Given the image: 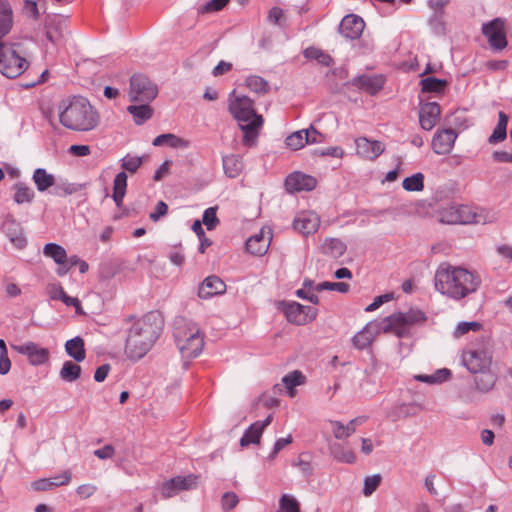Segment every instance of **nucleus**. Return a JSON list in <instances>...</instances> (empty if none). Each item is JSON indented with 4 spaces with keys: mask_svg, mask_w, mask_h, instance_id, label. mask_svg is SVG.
Instances as JSON below:
<instances>
[{
    "mask_svg": "<svg viewBox=\"0 0 512 512\" xmlns=\"http://www.w3.org/2000/svg\"><path fill=\"white\" fill-rule=\"evenodd\" d=\"M124 321L131 323L127 329L125 354L128 359L138 361L152 349L160 337L164 327V318L159 311L153 310L140 318L129 315Z\"/></svg>",
    "mask_w": 512,
    "mask_h": 512,
    "instance_id": "nucleus-1",
    "label": "nucleus"
},
{
    "mask_svg": "<svg viewBox=\"0 0 512 512\" xmlns=\"http://www.w3.org/2000/svg\"><path fill=\"white\" fill-rule=\"evenodd\" d=\"M481 278L462 267L441 265L435 274V288L443 295L460 300L477 291Z\"/></svg>",
    "mask_w": 512,
    "mask_h": 512,
    "instance_id": "nucleus-2",
    "label": "nucleus"
},
{
    "mask_svg": "<svg viewBox=\"0 0 512 512\" xmlns=\"http://www.w3.org/2000/svg\"><path fill=\"white\" fill-rule=\"evenodd\" d=\"M228 110L243 132L242 144L247 147L255 146L264 119L256 112L254 101L248 96L237 95L233 90L228 97Z\"/></svg>",
    "mask_w": 512,
    "mask_h": 512,
    "instance_id": "nucleus-3",
    "label": "nucleus"
},
{
    "mask_svg": "<svg viewBox=\"0 0 512 512\" xmlns=\"http://www.w3.org/2000/svg\"><path fill=\"white\" fill-rule=\"evenodd\" d=\"M59 122L67 129L86 132L97 127L100 116L88 99L74 96L58 105Z\"/></svg>",
    "mask_w": 512,
    "mask_h": 512,
    "instance_id": "nucleus-4",
    "label": "nucleus"
},
{
    "mask_svg": "<svg viewBox=\"0 0 512 512\" xmlns=\"http://www.w3.org/2000/svg\"><path fill=\"white\" fill-rule=\"evenodd\" d=\"M173 336L183 357L195 358L202 352L204 336L195 323L188 321L184 317L176 318Z\"/></svg>",
    "mask_w": 512,
    "mask_h": 512,
    "instance_id": "nucleus-5",
    "label": "nucleus"
},
{
    "mask_svg": "<svg viewBox=\"0 0 512 512\" xmlns=\"http://www.w3.org/2000/svg\"><path fill=\"white\" fill-rule=\"evenodd\" d=\"M447 224H486L495 220L494 213L468 205H450L440 213Z\"/></svg>",
    "mask_w": 512,
    "mask_h": 512,
    "instance_id": "nucleus-6",
    "label": "nucleus"
},
{
    "mask_svg": "<svg viewBox=\"0 0 512 512\" xmlns=\"http://www.w3.org/2000/svg\"><path fill=\"white\" fill-rule=\"evenodd\" d=\"M426 315L421 310L411 309L406 313L398 312L382 319L384 333H393L399 338L409 335V329L416 324H423Z\"/></svg>",
    "mask_w": 512,
    "mask_h": 512,
    "instance_id": "nucleus-7",
    "label": "nucleus"
},
{
    "mask_svg": "<svg viewBox=\"0 0 512 512\" xmlns=\"http://www.w3.org/2000/svg\"><path fill=\"white\" fill-rule=\"evenodd\" d=\"M29 62L21 57L13 48L1 41L0 73L10 79L17 78L28 68Z\"/></svg>",
    "mask_w": 512,
    "mask_h": 512,
    "instance_id": "nucleus-8",
    "label": "nucleus"
},
{
    "mask_svg": "<svg viewBox=\"0 0 512 512\" xmlns=\"http://www.w3.org/2000/svg\"><path fill=\"white\" fill-rule=\"evenodd\" d=\"M158 95V88L144 74H134L130 78L129 97L131 102H150Z\"/></svg>",
    "mask_w": 512,
    "mask_h": 512,
    "instance_id": "nucleus-9",
    "label": "nucleus"
},
{
    "mask_svg": "<svg viewBox=\"0 0 512 512\" xmlns=\"http://www.w3.org/2000/svg\"><path fill=\"white\" fill-rule=\"evenodd\" d=\"M482 33L487 38L490 47L493 50H503L508 42L506 37V20L495 18L482 25Z\"/></svg>",
    "mask_w": 512,
    "mask_h": 512,
    "instance_id": "nucleus-10",
    "label": "nucleus"
},
{
    "mask_svg": "<svg viewBox=\"0 0 512 512\" xmlns=\"http://www.w3.org/2000/svg\"><path fill=\"white\" fill-rule=\"evenodd\" d=\"M492 355L486 349L468 348L462 354V363L471 373H478L491 366Z\"/></svg>",
    "mask_w": 512,
    "mask_h": 512,
    "instance_id": "nucleus-11",
    "label": "nucleus"
},
{
    "mask_svg": "<svg viewBox=\"0 0 512 512\" xmlns=\"http://www.w3.org/2000/svg\"><path fill=\"white\" fill-rule=\"evenodd\" d=\"M321 224L320 216L311 210L298 212L293 219L292 228L295 232L308 237L315 234Z\"/></svg>",
    "mask_w": 512,
    "mask_h": 512,
    "instance_id": "nucleus-12",
    "label": "nucleus"
},
{
    "mask_svg": "<svg viewBox=\"0 0 512 512\" xmlns=\"http://www.w3.org/2000/svg\"><path fill=\"white\" fill-rule=\"evenodd\" d=\"M198 476H176L162 483L160 492L163 498H171L180 491L191 490L197 487Z\"/></svg>",
    "mask_w": 512,
    "mask_h": 512,
    "instance_id": "nucleus-13",
    "label": "nucleus"
},
{
    "mask_svg": "<svg viewBox=\"0 0 512 512\" xmlns=\"http://www.w3.org/2000/svg\"><path fill=\"white\" fill-rule=\"evenodd\" d=\"M11 348L19 354L25 355L28 362L33 366L43 365L49 360V350L40 347L37 343L32 341L21 345H11Z\"/></svg>",
    "mask_w": 512,
    "mask_h": 512,
    "instance_id": "nucleus-14",
    "label": "nucleus"
},
{
    "mask_svg": "<svg viewBox=\"0 0 512 512\" xmlns=\"http://www.w3.org/2000/svg\"><path fill=\"white\" fill-rule=\"evenodd\" d=\"M2 230L15 248L21 250L27 246V238L24 235L23 228L20 222L12 216H7L4 219Z\"/></svg>",
    "mask_w": 512,
    "mask_h": 512,
    "instance_id": "nucleus-15",
    "label": "nucleus"
},
{
    "mask_svg": "<svg viewBox=\"0 0 512 512\" xmlns=\"http://www.w3.org/2000/svg\"><path fill=\"white\" fill-rule=\"evenodd\" d=\"M457 136L456 131L452 128L437 131L431 143L433 151L438 155L449 154L454 147Z\"/></svg>",
    "mask_w": 512,
    "mask_h": 512,
    "instance_id": "nucleus-16",
    "label": "nucleus"
},
{
    "mask_svg": "<svg viewBox=\"0 0 512 512\" xmlns=\"http://www.w3.org/2000/svg\"><path fill=\"white\" fill-rule=\"evenodd\" d=\"M365 28L364 20L355 14L346 15L339 25V32L347 39L359 38Z\"/></svg>",
    "mask_w": 512,
    "mask_h": 512,
    "instance_id": "nucleus-17",
    "label": "nucleus"
},
{
    "mask_svg": "<svg viewBox=\"0 0 512 512\" xmlns=\"http://www.w3.org/2000/svg\"><path fill=\"white\" fill-rule=\"evenodd\" d=\"M317 315L318 310L316 308L290 301V323L306 325L313 322Z\"/></svg>",
    "mask_w": 512,
    "mask_h": 512,
    "instance_id": "nucleus-18",
    "label": "nucleus"
},
{
    "mask_svg": "<svg viewBox=\"0 0 512 512\" xmlns=\"http://www.w3.org/2000/svg\"><path fill=\"white\" fill-rule=\"evenodd\" d=\"M441 114L438 103L428 102L423 104L419 110V123L422 129L426 131L432 130Z\"/></svg>",
    "mask_w": 512,
    "mask_h": 512,
    "instance_id": "nucleus-19",
    "label": "nucleus"
},
{
    "mask_svg": "<svg viewBox=\"0 0 512 512\" xmlns=\"http://www.w3.org/2000/svg\"><path fill=\"white\" fill-rule=\"evenodd\" d=\"M225 291L226 284L224 281L216 275H210L200 284L198 296L201 299H209L213 296L223 294Z\"/></svg>",
    "mask_w": 512,
    "mask_h": 512,
    "instance_id": "nucleus-20",
    "label": "nucleus"
},
{
    "mask_svg": "<svg viewBox=\"0 0 512 512\" xmlns=\"http://www.w3.org/2000/svg\"><path fill=\"white\" fill-rule=\"evenodd\" d=\"M355 145L357 154L369 160H375L385 150L384 145L380 141H370L366 137L357 138Z\"/></svg>",
    "mask_w": 512,
    "mask_h": 512,
    "instance_id": "nucleus-21",
    "label": "nucleus"
},
{
    "mask_svg": "<svg viewBox=\"0 0 512 512\" xmlns=\"http://www.w3.org/2000/svg\"><path fill=\"white\" fill-rule=\"evenodd\" d=\"M381 330L383 331L382 322L381 323H376V322L368 323L361 331H359L353 337L352 341H353L354 346L357 349L367 348L372 343L375 336Z\"/></svg>",
    "mask_w": 512,
    "mask_h": 512,
    "instance_id": "nucleus-22",
    "label": "nucleus"
},
{
    "mask_svg": "<svg viewBox=\"0 0 512 512\" xmlns=\"http://www.w3.org/2000/svg\"><path fill=\"white\" fill-rule=\"evenodd\" d=\"M270 241V232H268V236H266L264 230L261 229L259 233L247 239L245 244L246 251L254 256H262L267 252Z\"/></svg>",
    "mask_w": 512,
    "mask_h": 512,
    "instance_id": "nucleus-23",
    "label": "nucleus"
},
{
    "mask_svg": "<svg viewBox=\"0 0 512 512\" xmlns=\"http://www.w3.org/2000/svg\"><path fill=\"white\" fill-rule=\"evenodd\" d=\"M272 416L269 415L263 422H255L251 424L243 433L240 439V445L247 447L250 444H256L259 442L264 428L270 424Z\"/></svg>",
    "mask_w": 512,
    "mask_h": 512,
    "instance_id": "nucleus-24",
    "label": "nucleus"
},
{
    "mask_svg": "<svg viewBox=\"0 0 512 512\" xmlns=\"http://www.w3.org/2000/svg\"><path fill=\"white\" fill-rule=\"evenodd\" d=\"M352 84L370 95H375L383 88L384 79L381 76L361 75L355 77Z\"/></svg>",
    "mask_w": 512,
    "mask_h": 512,
    "instance_id": "nucleus-25",
    "label": "nucleus"
},
{
    "mask_svg": "<svg viewBox=\"0 0 512 512\" xmlns=\"http://www.w3.org/2000/svg\"><path fill=\"white\" fill-rule=\"evenodd\" d=\"M317 185L315 177L295 171L290 173V192L312 191Z\"/></svg>",
    "mask_w": 512,
    "mask_h": 512,
    "instance_id": "nucleus-26",
    "label": "nucleus"
},
{
    "mask_svg": "<svg viewBox=\"0 0 512 512\" xmlns=\"http://www.w3.org/2000/svg\"><path fill=\"white\" fill-rule=\"evenodd\" d=\"M319 249L323 255L338 259L345 254L347 246L339 238L328 237L323 240Z\"/></svg>",
    "mask_w": 512,
    "mask_h": 512,
    "instance_id": "nucleus-27",
    "label": "nucleus"
},
{
    "mask_svg": "<svg viewBox=\"0 0 512 512\" xmlns=\"http://www.w3.org/2000/svg\"><path fill=\"white\" fill-rule=\"evenodd\" d=\"M13 10L8 0H0V41L13 27Z\"/></svg>",
    "mask_w": 512,
    "mask_h": 512,
    "instance_id": "nucleus-28",
    "label": "nucleus"
},
{
    "mask_svg": "<svg viewBox=\"0 0 512 512\" xmlns=\"http://www.w3.org/2000/svg\"><path fill=\"white\" fill-rule=\"evenodd\" d=\"M32 181L34 182L37 190L41 193L56 185L55 176L48 173L44 168H36L34 170Z\"/></svg>",
    "mask_w": 512,
    "mask_h": 512,
    "instance_id": "nucleus-29",
    "label": "nucleus"
},
{
    "mask_svg": "<svg viewBox=\"0 0 512 512\" xmlns=\"http://www.w3.org/2000/svg\"><path fill=\"white\" fill-rule=\"evenodd\" d=\"M152 144L154 146L167 145L171 148L186 149L190 146V141L172 133H165L155 137Z\"/></svg>",
    "mask_w": 512,
    "mask_h": 512,
    "instance_id": "nucleus-30",
    "label": "nucleus"
},
{
    "mask_svg": "<svg viewBox=\"0 0 512 512\" xmlns=\"http://www.w3.org/2000/svg\"><path fill=\"white\" fill-rule=\"evenodd\" d=\"M222 164L224 173L229 178H236L240 175L243 169V162L240 156L230 154L223 156Z\"/></svg>",
    "mask_w": 512,
    "mask_h": 512,
    "instance_id": "nucleus-31",
    "label": "nucleus"
},
{
    "mask_svg": "<svg viewBox=\"0 0 512 512\" xmlns=\"http://www.w3.org/2000/svg\"><path fill=\"white\" fill-rule=\"evenodd\" d=\"M127 189V174L124 171L119 172L113 181V194L112 199L116 206L120 208L123 204V199Z\"/></svg>",
    "mask_w": 512,
    "mask_h": 512,
    "instance_id": "nucleus-32",
    "label": "nucleus"
},
{
    "mask_svg": "<svg viewBox=\"0 0 512 512\" xmlns=\"http://www.w3.org/2000/svg\"><path fill=\"white\" fill-rule=\"evenodd\" d=\"M84 340L76 336L65 343L66 353L76 362H82L86 357Z\"/></svg>",
    "mask_w": 512,
    "mask_h": 512,
    "instance_id": "nucleus-33",
    "label": "nucleus"
},
{
    "mask_svg": "<svg viewBox=\"0 0 512 512\" xmlns=\"http://www.w3.org/2000/svg\"><path fill=\"white\" fill-rule=\"evenodd\" d=\"M477 374L478 376L474 378L476 389L483 393L489 392L494 387L497 376L490 368L479 371Z\"/></svg>",
    "mask_w": 512,
    "mask_h": 512,
    "instance_id": "nucleus-34",
    "label": "nucleus"
},
{
    "mask_svg": "<svg viewBox=\"0 0 512 512\" xmlns=\"http://www.w3.org/2000/svg\"><path fill=\"white\" fill-rule=\"evenodd\" d=\"M13 200L18 205L32 203L35 198L34 190L24 182H17L13 185Z\"/></svg>",
    "mask_w": 512,
    "mask_h": 512,
    "instance_id": "nucleus-35",
    "label": "nucleus"
},
{
    "mask_svg": "<svg viewBox=\"0 0 512 512\" xmlns=\"http://www.w3.org/2000/svg\"><path fill=\"white\" fill-rule=\"evenodd\" d=\"M129 114L133 116L137 125H142L153 116V109L148 104L130 105L127 107Z\"/></svg>",
    "mask_w": 512,
    "mask_h": 512,
    "instance_id": "nucleus-36",
    "label": "nucleus"
},
{
    "mask_svg": "<svg viewBox=\"0 0 512 512\" xmlns=\"http://www.w3.org/2000/svg\"><path fill=\"white\" fill-rule=\"evenodd\" d=\"M498 116H499L498 123H497L496 127L494 128L492 134L488 138V142L490 144H496V143L502 142L503 140L506 139V136H507L508 117L503 111H500Z\"/></svg>",
    "mask_w": 512,
    "mask_h": 512,
    "instance_id": "nucleus-37",
    "label": "nucleus"
},
{
    "mask_svg": "<svg viewBox=\"0 0 512 512\" xmlns=\"http://www.w3.org/2000/svg\"><path fill=\"white\" fill-rule=\"evenodd\" d=\"M309 130L302 129L290 133V149L299 150L303 148L308 143H318L319 140L316 138L309 137Z\"/></svg>",
    "mask_w": 512,
    "mask_h": 512,
    "instance_id": "nucleus-38",
    "label": "nucleus"
},
{
    "mask_svg": "<svg viewBox=\"0 0 512 512\" xmlns=\"http://www.w3.org/2000/svg\"><path fill=\"white\" fill-rule=\"evenodd\" d=\"M43 253L45 256L52 258L58 265H64L67 262L66 250L56 243H47L44 246Z\"/></svg>",
    "mask_w": 512,
    "mask_h": 512,
    "instance_id": "nucleus-39",
    "label": "nucleus"
},
{
    "mask_svg": "<svg viewBox=\"0 0 512 512\" xmlns=\"http://www.w3.org/2000/svg\"><path fill=\"white\" fill-rule=\"evenodd\" d=\"M59 375L66 382H74L80 378L81 367L72 361H65Z\"/></svg>",
    "mask_w": 512,
    "mask_h": 512,
    "instance_id": "nucleus-40",
    "label": "nucleus"
},
{
    "mask_svg": "<svg viewBox=\"0 0 512 512\" xmlns=\"http://www.w3.org/2000/svg\"><path fill=\"white\" fill-rule=\"evenodd\" d=\"M304 56L307 59L316 60L319 64L326 67L334 64V60L329 54L315 47L306 48L304 50Z\"/></svg>",
    "mask_w": 512,
    "mask_h": 512,
    "instance_id": "nucleus-41",
    "label": "nucleus"
},
{
    "mask_svg": "<svg viewBox=\"0 0 512 512\" xmlns=\"http://www.w3.org/2000/svg\"><path fill=\"white\" fill-rule=\"evenodd\" d=\"M447 85L446 80L435 77H427L421 80L422 92L424 93H441Z\"/></svg>",
    "mask_w": 512,
    "mask_h": 512,
    "instance_id": "nucleus-42",
    "label": "nucleus"
},
{
    "mask_svg": "<svg viewBox=\"0 0 512 512\" xmlns=\"http://www.w3.org/2000/svg\"><path fill=\"white\" fill-rule=\"evenodd\" d=\"M402 186L406 191H422L424 189V175L418 172L410 177H406L402 182Z\"/></svg>",
    "mask_w": 512,
    "mask_h": 512,
    "instance_id": "nucleus-43",
    "label": "nucleus"
},
{
    "mask_svg": "<svg viewBox=\"0 0 512 512\" xmlns=\"http://www.w3.org/2000/svg\"><path fill=\"white\" fill-rule=\"evenodd\" d=\"M246 86L253 92L258 94H264L269 90L268 82L257 75H251L246 78Z\"/></svg>",
    "mask_w": 512,
    "mask_h": 512,
    "instance_id": "nucleus-44",
    "label": "nucleus"
},
{
    "mask_svg": "<svg viewBox=\"0 0 512 512\" xmlns=\"http://www.w3.org/2000/svg\"><path fill=\"white\" fill-rule=\"evenodd\" d=\"M145 156L138 157V156H130L129 154L126 155L124 158L121 159V168L125 171H128L130 173H136L137 170L141 167L143 164Z\"/></svg>",
    "mask_w": 512,
    "mask_h": 512,
    "instance_id": "nucleus-45",
    "label": "nucleus"
},
{
    "mask_svg": "<svg viewBox=\"0 0 512 512\" xmlns=\"http://www.w3.org/2000/svg\"><path fill=\"white\" fill-rule=\"evenodd\" d=\"M68 483H69V476H65V479L61 482H53V480H51L50 478L49 479L43 478V479L34 481L32 484V487L36 491H47V490H51L53 488H56V487H59L62 485H67Z\"/></svg>",
    "mask_w": 512,
    "mask_h": 512,
    "instance_id": "nucleus-46",
    "label": "nucleus"
},
{
    "mask_svg": "<svg viewBox=\"0 0 512 512\" xmlns=\"http://www.w3.org/2000/svg\"><path fill=\"white\" fill-rule=\"evenodd\" d=\"M81 184L64 182L62 184L55 185L54 194L60 197L72 195L82 189Z\"/></svg>",
    "mask_w": 512,
    "mask_h": 512,
    "instance_id": "nucleus-47",
    "label": "nucleus"
},
{
    "mask_svg": "<svg viewBox=\"0 0 512 512\" xmlns=\"http://www.w3.org/2000/svg\"><path fill=\"white\" fill-rule=\"evenodd\" d=\"M350 289V285L345 282H322L315 286L316 291L331 290L339 293H347Z\"/></svg>",
    "mask_w": 512,
    "mask_h": 512,
    "instance_id": "nucleus-48",
    "label": "nucleus"
},
{
    "mask_svg": "<svg viewBox=\"0 0 512 512\" xmlns=\"http://www.w3.org/2000/svg\"><path fill=\"white\" fill-rule=\"evenodd\" d=\"M202 223L206 226L207 230H213L217 227L219 224L217 207H209L204 211Z\"/></svg>",
    "mask_w": 512,
    "mask_h": 512,
    "instance_id": "nucleus-49",
    "label": "nucleus"
},
{
    "mask_svg": "<svg viewBox=\"0 0 512 512\" xmlns=\"http://www.w3.org/2000/svg\"><path fill=\"white\" fill-rule=\"evenodd\" d=\"M482 328L481 323L472 321V322H460L455 330H454V336L456 338H459L465 334H467L470 331H479Z\"/></svg>",
    "mask_w": 512,
    "mask_h": 512,
    "instance_id": "nucleus-50",
    "label": "nucleus"
},
{
    "mask_svg": "<svg viewBox=\"0 0 512 512\" xmlns=\"http://www.w3.org/2000/svg\"><path fill=\"white\" fill-rule=\"evenodd\" d=\"M449 3V0H428L429 7L434 11L430 22L433 23L437 19L443 18L444 8Z\"/></svg>",
    "mask_w": 512,
    "mask_h": 512,
    "instance_id": "nucleus-51",
    "label": "nucleus"
},
{
    "mask_svg": "<svg viewBox=\"0 0 512 512\" xmlns=\"http://www.w3.org/2000/svg\"><path fill=\"white\" fill-rule=\"evenodd\" d=\"M381 480L382 478L379 474L366 477L364 480L363 494L365 496L372 495L379 487Z\"/></svg>",
    "mask_w": 512,
    "mask_h": 512,
    "instance_id": "nucleus-52",
    "label": "nucleus"
},
{
    "mask_svg": "<svg viewBox=\"0 0 512 512\" xmlns=\"http://www.w3.org/2000/svg\"><path fill=\"white\" fill-rule=\"evenodd\" d=\"M230 0H210L205 5H203L199 11L201 13H211L218 12L222 10Z\"/></svg>",
    "mask_w": 512,
    "mask_h": 512,
    "instance_id": "nucleus-53",
    "label": "nucleus"
},
{
    "mask_svg": "<svg viewBox=\"0 0 512 512\" xmlns=\"http://www.w3.org/2000/svg\"><path fill=\"white\" fill-rule=\"evenodd\" d=\"M238 502V496L234 492H226L221 498L222 508L227 511L234 509Z\"/></svg>",
    "mask_w": 512,
    "mask_h": 512,
    "instance_id": "nucleus-54",
    "label": "nucleus"
},
{
    "mask_svg": "<svg viewBox=\"0 0 512 512\" xmlns=\"http://www.w3.org/2000/svg\"><path fill=\"white\" fill-rule=\"evenodd\" d=\"M167 256H168L169 260L171 261V263H173L174 265L182 266L185 262V255L181 250L180 244H179V246H177L173 250H171L167 254Z\"/></svg>",
    "mask_w": 512,
    "mask_h": 512,
    "instance_id": "nucleus-55",
    "label": "nucleus"
},
{
    "mask_svg": "<svg viewBox=\"0 0 512 512\" xmlns=\"http://www.w3.org/2000/svg\"><path fill=\"white\" fill-rule=\"evenodd\" d=\"M328 423L330 424L331 431L336 439L342 440L348 438L344 424L335 420H329Z\"/></svg>",
    "mask_w": 512,
    "mask_h": 512,
    "instance_id": "nucleus-56",
    "label": "nucleus"
},
{
    "mask_svg": "<svg viewBox=\"0 0 512 512\" xmlns=\"http://www.w3.org/2000/svg\"><path fill=\"white\" fill-rule=\"evenodd\" d=\"M23 11L28 17H30L34 20L39 19L40 14H39L37 3L35 1L25 0L24 5H23Z\"/></svg>",
    "mask_w": 512,
    "mask_h": 512,
    "instance_id": "nucleus-57",
    "label": "nucleus"
},
{
    "mask_svg": "<svg viewBox=\"0 0 512 512\" xmlns=\"http://www.w3.org/2000/svg\"><path fill=\"white\" fill-rule=\"evenodd\" d=\"M60 301H62L67 306L74 307L76 314H78V315L85 314L82 309L81 302L78 298L71 297L65 293L64 295H62V298L60 299Z\"/></svg>",
    "mask_w": 512,
    "mask_h": 512,
    "instance_id": "nucleus-58",
    "label": "nucleus"
},
{
    "mask_svg": "<svg viewBox=\"0 0 512 512\" xmlns=\"http://www.w3.org/2000/svg\"><path fill=\"white\" fill-rule=\"evenodd\" d=\"M284 19V12L279 7H273L269 10L267 20L274 25L281 26V20Z\"/></svg>",
    "mask_w": 512,
    "mask_h": 512,
    "instance_id": "nucleus-59",
    "label": "nucleus"
},
{
    "mask_svg": "<svg viewBox=\"0 0 512 512\" xmlns=\"http://www.w3.org/2000/svg\"><path fill=\"white\" fill-rule=\"evenodd\" d=\"M168 212V205L164 201H159L152 213L150 219L154 222L158 221L161 217L165 216Z\"/></svg>",
    "mask_w": 512,
    "mask_h": 512,
    "instance_id": "nucleus-60",
    "label": "nucleus"
},
{
    "mask_svg": "<svg viewBox=\"0 0 512 512\" xmlns=\"http://www.w3.org/2000/svg\"><path fill=\"white\" fill-rule=\"evenodd\" d=\"M93 454L97 458L102 459V460L110 459L115 454V448L112 445L107 444V445L103 446L102 448L96 449L93 452Z\"/></svg>",
    "mask_w": 512,
    "mask_h": 512,
    "instance_id": "nucleus-61",
    "label": "nucleus"
},
{
    "mask_svg": "<svg viewBox=\"0 0 512 512\" xmlns=\"http://www.w3.org/2000/svg\"><path fill=\"white\" fill-rule=\"evenodd\" d=\"M48 293L52 300H60L62 298V295H64L66 292L64 291L60 283H54L48 286Z\"/></svg>",
    "mask_w": 512,
    "mask_h": 512,
    "instance_id": "nucleus-62",
    "label": "nucleus"
},
{
    "mask_svg": "<svg viewBox=\"0 0 512 512\" xmlns=\"http://www.w3.org/2000/svg\"><path fill=\"white\" fill-rule=\"evenodd\" d=\"M95 491H96V487L91 484L80 485L76 490L77 495L80 496L82 499L89 498L90 496H92L95 493Z\"/></svg>",
    "mask_w": 512,
    "mask_h": 512,
    "instance_id": "nucleus-63",
    "label": "nucleus"
},
{
    "mask_svg": "<svg viewBox=\"0 0 512 512\" xmlns=\"http://www.w3.org/2000/svg\"><path fill=\"white\" fill-rule=\"evenodd\" d=\"M296 295L299 298L308 300L312 304H318L319 303V297L315 293H313L311 290L298 289L296 291Z\"/></svg>",
    "mask_w": 512,
    "mask_h": 512,
    "instance_id": "nucleus-64",
    "label": "nucleus"
}]
</instances>
